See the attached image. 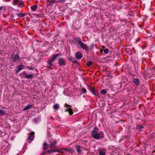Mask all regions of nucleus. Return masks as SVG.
<instances>
[{
	"mask_svg": "<svg viewBox=\"0 0 155 155\" xmlns=\"http://www.w3.org/2000/svg\"><path fill=\"white\" fill-rule=\"evenodd\" d=\"M73 42L75 45H77L78 44H79L81 48L86 51L88 50L89 49L87 45L82 42L80 38H74L73 40Z\"/></svg>",
	"mask_w": 155,
	"mask_h": 155,
	"instance_id": "nucleus-1",
	"label": "nucleus"
},
{
	"mask_svg": "<svg viewBox=\"0 0 155 155\" xmlns=\"http://www.w3.org/2000/svg\"><path fill=\"white\" fill-rule=\"evenodd\" d=\"M98 129L97 127H95L94 130L91 132V135L94 138L98 139L100 137V135L98 133Z\"/></svg>",
	"mask_w": 155,
	"mask_h": 155,
	"instance_id": "nucleus-2",
	"label": "nucleus"
},
{
	"mask_svg": "<svg viewBox=\"0 0 155 155\" xmlns=\"http://www.w3.org/2000/svg\"><path fill=\"white\" fill-rule=\"evenodd\" d=\"M58 63L59 66H64L66 65L65 60L62 58H59Z\"/></svg>",
	"mask_w": 155,
	"mask_h": 155,
	"instance_id": "nucleus-3",
	"label": "nucleus"
},
{
	"mask_svg": "<svg viewBox=\"0 0 155 155\" xmlns=\"http://www.w3.org/2000/svg\"><path fill=\"white\" fill-rule=\"evenodd\" d=\"M22 76L25 78L27 79H29L32 78L33 76V74H28L26 72H24L22 74Z\"/></svg>",
	"mask_w": 155,
	"mask_h": 155,
	"instance_id": "nucleus-4",
	"label": "nucleus"
},
{
	"mask_svg": "<svg viewBox=\"0 0 155 155\" xmlns=\"http://www.w3.org/2000/svg\"><path fill=\"white\" fill-rule=\"evenodd\" d=\"M90 91L96 96H97L98 95L97 91L93 87H91L90 88Z\"/></svg>",
	"mask_w": 155,
	"mask_h": 155,
	"instance_id": "nucleus-5",
	"label": "nucleus"
},
{
	"mask_svg": "<svg viewBox=\"0 0 155 155\" xmlns=\"http://www.w3.org/2000/svg\"><path fill=\"white\" fill-rule=\"evenodd\" d=\"M24 66L22 65H20L18 67L16 72L17 73H18L20 71L24 69Z\"/></svg>",
	"mask_w": 155,
	"mask_h": 155,
	"instance_id": "nucleus-6",
	"label": "nucleus"
},
{
	"mask_svg": "<svg viewBox=\"0 0 155 155\" xmlns=\"http://www.w3.org/2000/svg\"><path fill=\"white\" fill-rule=\"evenodd\" d=\"M20 59L19 56L17 54H15L13 58V62H15Z\"/></svg>",
	"mask_w": 155,
	"mask_h": 155,
	"instance_id": "nucleus-7",
	"label": "nucleus"
},
{
	"mask_svg": "<svg viewBox=\"0 0 155 155\" xmlns=\"http://www.w3.org/2000/svg\"><path fill=\"white\" fill-rule=\"evenodd\" d=\"M47 153L51 154L53 152H59V151L58 150H56L54 149L51 150H48L46 151Z\"/></svg>",
	"mask_w": 155,
	"mask_h": 155,
	"instance_id": "nucleus-8",
	"label": "nucleus"
},
{
	"mask_svg": "<svg viewBox=\"0 0 155 155\" xmlns=\"http://www.w3.org/2000/svg\"><path fill=\"white\" fill-rule=\"evenodd\" d=\"M61 55V54H54L53 56L51 58L53 61H55L57 58L59 56Z\"/></svg>",
	"mask_w": 155,
	"mask_h": 155,
	"instance_id": "nucleus-9",
	"label": "nucleus"
},
{
	"mask_svg": "<svg viewBox=\"0 0 155 155\" xmlns=\"http://www.w3.org/2000/svg\"><path fill=\"white\" fill-rule=\"evenodd\" d=\"M76 57L77 59H80L82 57V55L81 53L79 52H78L76 53Z\"/></svg>",
	"mask_w": 155,
	"mask_h": 155,
	"instance_id": "nucleus-10",
	"label": "nucleus"
},
{
	"mask_svg": "<svg viewBox=\"0 0 155 155\" xmlns=\"http://www.w3.org/2000/svg\"><path fill=\"white\" fill-rule=\"evenodd\" d=\"M64 150H66L67 152H68L69 153H71V155H72L74 151V150L70 149L64 148Z\"/></svg>",
	"mask_w": 155,
	"mask_h": 155,
	"instance_id": "nucleus-11",
	"label": "nucleus"
},
{
	"mask_svg": "<svg viewBox=\"0 0 155 155\" xmlns=\"http://www.w3.org/2000/svg\"><path fill=\"white\" fill-rule=\"evenodd\" d=\"M56 143L57 141L56 140H54L53 142L51 143L50 145V147L51 148L54 147L56 146Z\"/></svg>",
	"mask_w": 155,
	"mask_h": 155,
	"instance_id": "nucleus-12",
	"label": "nucleus"
},
{
	"mask_svg": "<svg viewBox=\"0 0 155 155\" xmlns=\"http://www.w3.org/2000/svg\"><path fill=\"white\" fill-rule=\"evenodd\" d=\"M34 134L35 133L34 132H31L30 134V135L28 136V139L31 140H33L34 138Z\"/></svg>",
	"mask_w": 155,
	"mask_h": 155,
	"instance_id": "nucleus-13",
	"label": "nucleus"
},
{
	"mask_svg": "<svg viewBox=\"0 0 155 155\" xmlns=\"http://www.w3.org/2000/svg\"><path fill=\"white\" fill-rule=\"evenodd\" d=\"M133 81L135 84L137 85L139 84V80L137 78H133L132 80Z\"/></svg>",
	"mask_w": 155,
	"mask_h": 155,
	"instance_id": "nucleus-14",
	"label": "nucleus"
},
{
	"mask_svg": "<svg viewBox=\"0 0 155 155\" xmlns=\"http://www.w3.org/2000/svg\"><path fill=\"white\" fill-rule=\"evenodd\" d=\"M151 70L149 69H147L146 71H144V73L146 76H148L151 73Z\"/></svg>",
	"mask_w": 155,
	"mask_h": 155,
	"instance_id": "nucleus-15",
	"label": "nucleus"
},
{
	"mask_svg": "<svg viewBox=\"0 0 155 155\" xmlns=\"http://www.w3.org/2000/svg\"><path fill=\"white\" fill-rule=\"evenodd\" d=\"M98 153L99 155H105V152H103L102 150L101 149H98Z\"/></svg>",
	"mask_w": 155,
	"mask_h": 155,
	"instance_id": "nucleus-16",
	"label": "nucleus"
},
{
	"mask_svg": "<svg viewBox=\"0 0 155 155\" xmlns=\"http://www.w3.org/2000/svg\"><path fill=\"white\" fill-rule=\"evenodd\" d=\"M44 147H43V150H45L47 149L48 147L47 146V144L46 142H44L43 144Z\"/></svg>",
	"mask_w": 155,
	"mask_h": 155,
	"instance_id": "nucleus-17",
	"label": "nucleus"
},
{
	"mask_svg": "<svg viewBox=\"0 0 155 155\" xmlns=\"http://www.w3.org/2000/svg\"><path fill=\"white\" fill-rule=\"evenodd\" d=\"M32 105L31 104H29L27 105L24 109H23V110H28L30 109V108L32 107Z\"/></svg>",
	"mask_w": 155,
	"mask_h": 155,
	"instance_id": "nucleus-18",
	"label": "nucleus"
},
{
	"mask_svg": "<svg viewBox=\"0 0 155 155\" xmlns=\"http://www.w3.org/2000/svg\"><path fill=\"white\" fill-rule=\"evenodd\" d=\"M81 147L80 146H76V149L77 151L79 153H80L81 152Z\"/></svg>",
	"mask_w": 155,
	"mask_h": 155,
	"instance_id": "nucleus-19",
	"label": "nucleus"
},
{
	"mask_svg": "<svg viewBox=\"0 0 155 155\" xmlns=\"http://www.w3.org/2000/svg\"><path fill=\"white\" fill-rule=\"evenodd\" d=\"M52 61L51 58L49 59L48 61V64L50 66L52 65Z\"/></svg>",
	"mask_w": 155,
	"mask_h": 155,
	"instance_id": "nucleus-20",
	"label": "nucleus"
},
{
	"mask_svg": "<svg viewBox=\"0 0 155 155\" xmlns=\"http://www.w3.org/2000/svg\"><path fill=\"white\" fill-rule=\"evenodd\" d=\"M69 111V113L70 115H71L73 114L72 109H71L70 107H69L67 109Z\"/></svg>",
	"mask_w": 155,
	"mask_h": 155,
	"instance_id": "nucleus-21",
	"label": "nucleus"
},
{
	"mask_svg": "<svg viewBox=\"0 0 155 155\" xmlns=\"http://www.w3.org/2000/svg\"><path fill=\"white\" fill-rule=\"evenodd\" d=\"M59 107V106L57 104H54L53 106V108L55 110H57L58 109Z\"/></svg>",
	"mask_w": 155,
	"mask_h": 155,
	"instance_id": "nucleus-22",
	"label": "nucleus"
},
{
	"mask_svg": "<svg viewBox=\"0 0 155 155\" xmlns=\"http://www.w3.org/2000/svg\"><path fill=\"white\" fill-rule=\"evenodd\" d=\"M5 114V113L4 111L2 109L0 110V114L1 115H4Z\"/></svg>",
	"mask_w": 155,
	"mask_h": 155,
	"instance_id": "nucleus-23",
	"label": "nucleus"
},
{
	"mask_svg": "<svg viewBox=\"0 0 155 155\" xmlns=\"http://www.w3.org/2000/svg\"><path fill=\"white\" fill-rule=\"evenodd\" d=\"M37 7V5H35L33 6H32L31 8L33 11H35Z\"/></svg>",
	"mask_w": 155,
	"mask_h": 155,
	"instance_id": "nucleus-24",
	"label": "nucleus"
},
{
	"mask_svg": "<svg viewBox=\"0 0 155 155\" xmlns=\"http://www.w3.org/2000/svg\"><path fill=\"white\" fill-rule=\"evenodd\" d=\"M101 93L103 94H107L106 91L104 89L102 90L101 91Z\"/></svg>",
	"mask_w": 155,
	"mask_h": 155,
	"instance_id": "nucleus-25",
	"label": "nucleus"
},
{
	"mask_svg": "<svg viewBox=\"0 0 155 155\" xmlns=\"http://www.w3.org/2000/svg\"><path fill=\"white\" fill-rule=\"evenodd\" d=\"M92 64V62L91 61H89L87 64V65L88 67H90Z\"/></svg>",
	"mask_w": 155,
	"mask_h": 155,
	"instance_id": "nucleus-26",
	"label": "nucleus"
},
{
	"mask_svg": "<svg viewBox=\"0 0 155 155\" xmlns=\"http://www.w3.org/2000/svg\"><path fill=\"white\" fill-rule=\"evenodd\" d=\"M104 51L105 54H107L109 52V50L107 48L105 49L104 50Z\"/></svg>",
	"mask_w": 155,
	"mask_h": 155,
	"instance_id": "nucleus-27",
	"label": "nucleus"
},
{
	"mask_svg": "<svg viewBox=\"0 0 155 155\" xmlns=\"http://www.w3.org/2000/svg\"><path fill=\"white\" fill-rule=\"evenodd\" d=\"M86 92V91L85 89H84L83 88H82V90L81 91V92L82 93H85Z\"/></svg>",
	"mask_w": 155,
	"mask_h": 155,
	"instance_id": "nucleus-28",
	"label": "nucleus"
},
{
	"mask_svg": "<svg viewBox=\"0 0 155 155\" xmlns=\"http://www.w3.org/2000/svg\"><path fill=\"white\" fill-rule=\"evenodd\" d=\"M14 3H13V5H15V4L17 2H18L19 1V0H13Z\"/></svg>",
	"mask_w": 155,
	"mask_h": 155,
	"instance_id": "nucleus-29",
	"label": "nucleus"
},
{
	"mask_svg": "<svg viewBox=\"0 0 155 155\" xmlns=\"http://www.w3.org/2000/svg\"><path fill=\"white\" fill-rule=\"evenodd\" d=\"M19 17H22L24 16L25 14H17Z\"/></svg>",
	"mask_w": 155,
	"mask_h": 155,
	"instance_id": "nucleus-30",
	"label": "nucleus"
},
{
	"mask_svg": "<svg viewBox=\"0 0 155 155\" xmlns=\"http://www.w3.org/2000/svg\"><path fill=\"white\" fill-rule=\"evenodd\" d=\"M23 4L22 3V2L21 1V2H20V3L18 5V7H20V5H23Z\"/></svg>",
	"mask_w": 155,
	"mask_h": 155,
	"instance_id": "nucleus-31",
	"label": "nucleus"
},
{
	"mask_svg": "<svg viewBox=\"0 0 155 155\" xmlns=\"http://www.w3.org/2000/svg\"><path fill=\"white\" fill-rule=\"evenodd\" d=\"M66 0H59V2H65Z\"/></svg>",
	"mask_w": 155,
	"mask_h": 155,
	"instance_id": "nucleus-32",
	"label": "nucleus"
},
{
	"mask_svg": "<svg viewBox=\"0 0 155 155\" xmlns=\"http://www.w3.org/2000/svg\"><path fill=\"white\" fill-rule=\"evenodd\" d=\"M47 153H46V151H45L44 152H43L41 153V154L42 155H45V154H46Z\"/></svg>",
	"mask_w": 155,
	"mask_h": 155,
	"instance_id": "nucleus-33",
	"label": "nucleus"
},
{
	"mask_svg": "<svg viewBox=\"0 0 155 155\" xmlns=\"http://www.w3.org/2000/svg\"><path fill=\"white\" fill-rule=\"evenodd\" d=\"M27 68H28V69L29 70H33L34 69L33 68H30V67H28Z\"/></svg>",
	"mask_w": 155,
	"mask_h": 155,
	"instance_id": "nucleus-34",
	"label": "nucleus"
},
{
	"mask_svg": "<svg viewBox=\"0 0 155 155\" xmlns=\"http://www.w3.org/2000/svg\"><path fill=\"white\" fill-rule=\"evenodd\" d=\"M54 2V1L53 0L50 2V4H51L53 3Z\"/></svg>",
	"mask_w": 155,
	"mask_h": 155,
	"instance_id": "nucleus-35",
	"label": "nucleus"
},
{
	"mask_svg": "<svg viewBox=\"0 0 155 155\" xmlns=\"http://www.w3.org/2000/svg\"><path fill=\"white\" fill-rule=\"evenodd\" d=\"M94 44H92L91 45V46L92 47V48H93V47H94Z\"/></svg>",
	"mask_w": 155,
	"mask_h": 155,
	"instance_id": "nucleus-36",
	"label": "nucleus"
},
{
	"mask_svg": "<svg viewBox=\"0 0 155 155\" xmlns=\"http://www.w3.org/2000/svg\"><path fill=\"white\" fill-rule=\"evenodd\" d=\"M2 6L0 7V10H1L2 8Z\"/></svg>",
	"mask_w": 155,
	"mask_h": 155,
	"instance_id": "nucleus-37",
	"label": "nucleus"
},
{
	"mask_svg": "<svg viewBox=\"0 0 155 155\" xmlns=\"http://www.w3.org/2000/svg\"><path fill=\"white\" fill-rule=\"evenodd\" d=\"M66 107H69L70 106L69 105H68L67 104H66Z\"/></svg>",
	"mask_w": 155,
	"mask_h": 155,
	"instance_id": "nucleus-38",
	"label": "nucleus"
},
{
	"mask_svg": "<svg viewBox=\"0 0 155 155\" xmlns=\"http://www.w3.org/2000/svg\"><path fill=\"white\" fill-rule=\"evenodd\" d=\"M7 0V1H10L11 0Z\"/></svg>",
	"mask_w": 155,
	"mask_h": 155,
	"instance_id": "nucleus-39",
	"label": "nucleus"
},
{
	"mask_svg": "<svg viewBox=\"0 0 155 155\" xmlns=\"http://www.w3.org/2000/svg\"><path fill=\"white\" fill-rule=\"evenodd\" d=\"M142 128V127H140V128Z\"/></svg>",
	"mask_w": 155,
	"mask_h": 155,
	"instance_id": "nucleus-40",
	"label": "nucleus"
},
{
	"mask_svg": "<svg viewBox=\"0 0 155 155\" xmlns=\"http://www.w3.org/2000/svg\"><path fill=\"white\" fill-rule=\"evenodd\" d=\"M69 155H71V153H69Z\"/></svg>",
	"mask_w": 155,
	"mask_h": 155,
	"instance_id": "nucleus-41",
	"label": "nucleus"
}]
</instances>
